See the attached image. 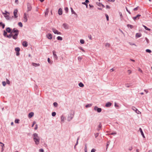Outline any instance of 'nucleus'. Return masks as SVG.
Listing matches in <instances>:
<instances>
[{"label": "nucleus", "instance_id": "obj_55", "mask_svg": "<svg viewBox=\"0 0 152 152\" xmlns=\"http://www.w3.org/2000/svg\"><path fill=\"white\" fill-rule=\"evenodd\" d=\"M105 46H106L109 47L110 46V44L109 43H107L106 44Z\"/></svg>", "mask_w": 152, "mask_h": 152}, {"label": "nucleus", "instance_id": "obj_35", "mask_svg": "<svg viewBox=\"0 0 152 152\" xmlns=\"http://www.w3.org/2000/svg\"><path fill=\"white\" fill-rule=\"evenodd\" d=\"M53 104V105L55 106V107H57V105H58V104L56 102H54Z\"/></svg>", "mask_w": 152, "mask_h": 152}, {"label": "nucleus", "instance_id": "obj_58", "mask_svg": "<svg viewBox=\"0 0 152 152\" xmlns=\"http://www.w3.org/2000/svg\"><path fill=\"white\" fill-rule=\"evenodd\" d=\"M19 55V52H17L16 53V55L18 56Z\"/></svg>", "mask_w": 152, "mask_h": 152}, {"label": "nucleus", "instance_id": "obj_47", "mask_svg": "<svg viewBox=\"0 0 152 152\" xmlns=\"http://www.w3.org/2000/svg\"><path fill=\"white\" fill-rule=\"evenodd\" d=\"M138 7H137L135 8H134V11H137V10H138Z\"/></svg>", "mask_w": 152, "mask_h": 152}, {"label": "nucleus", "instance_id": "obj_8", "mask_svg": "<svg viewBox=\"0 0 152 152\" xmlns=\"http://www.w3.org/2000/svg\"><path fill=\"white\" fill-rule=\"evenodd\" d=\"M94 109L95 110H96L99 113L101 112L102 111V109L101 108H98L97 106H95Z\"/></svg>", "mask_w": 152, "mask_h": 152}, {"label": "nucleus", "instance_id": "obj_7", "mask_svg": "<svg viewBox=\"0 0 152 152\" xmlns=\"http://www.w3.org/2000/svg\"><path fill=\"white\" fill-rule=\"evenodd\" d=\"M52 30L53 31L55 34H61V33L60 32H58L57 30H56L55 28H53Z\"/></svg>", "mask_w": 152, "mask_h": 152}, {"label": "nucleus", "instance_id": "obj_49", "mask_svg": "<svg viewBox=\"0 0 152 152\" xmlns=\"http://www.w3.org/2000/svg\"><path fill=\"white\" fill-rule=\"evenodd\" d=\"M39 151L40 152H44V150L42 149H39Z\"/></svg>", "mask_w": 152, "mask_h": 152}, {"label": "nucleus", "instance_id": "obj_31", "mask_svg": "<svg viewBox=\"0 0 152 152\" xmlns=\"http://www.w3.org/2000/svg\"><path fill=\"white\" fill-rule=\"evenodd\" d=\"M91 105H92L91 104H88L86 105V108H88V107H90L91 106Z\"/></svg>", "mask_w": 152, "mask_h": 152}, {"label": "nucleus", "instance_id": "obj_43", "mask_svg": "<svg viewBox=\"0 0 152 152\" xmlns=\"http://www.w3.org/2000/svg\"><path fill=\"white\" fill-rule=\"evenodd\" d=\"M116 134V132H114V133H112L110 134V135H115Z\"/></svg>", "mask_w": 152, "mask_h": 152}, {"label": "nucleus", "instance_id": "obj_17", "mask_svg": "<svg viewBox=\"0 0 152 152\" xmlns=\"http://www.w3.org/2000/svg\"><path fill=\"white\" fill-rule=\"evenodd\" d=\"M111 103L110 102H107L105 106L106 107H109L111 105Z\"/></svg>", "mask_w": 152, "mask_h": 152}, {"label": "nucleus", "instance_id": "obj_28", "mask_svg": "<svg viewBox=\"0 0 152 152\" xmlns=\"http://www.w3.org/2000/svg\"><path fill=\"white\" fill-rule=\"evenodd\" d=\"M80 43L82 44H83L84 43V41L83 39H81L80 41Z\"/></svg>", "mask_w": 152, "mask_h": 152}, {"label": "nucleus", "instance_id": "obj_4", "mask_svg": "<svg viewBox=\"0 0 152 152\" xmlns=\"http://www.w3.org/2000/svg\"><path fill=\"white\" fill-rule=\"evenodd\" d=\"M28 15L26 13H25L24 14L23 18V21L24 22H27L28 20L27 16Z\"/></svg>", "mask_w": 152, "mask_h": 152}, {"label": "nucleus", "instance_id": "obj_53", "mask_svg": "<svg viewBox=\"0 0 152 152\" xmlns=\"http://www.w3.org/2000/svg\"><path fill=\"white\" fill-rule=\"evenodd\" d=\"M106 8L107 9H110V7L109 6L107 5L106 6Z\"/></svg>", "mask_w": 152, "mask_h": 152}, {"label": "nucleus", "instance_id": "obj_27", "mask_svg": "<svg viewBox=\"0 0 152 152\" xmlns=\"http://www.w3.org/2000/svg\"><path fill=\"white\" fill-rule=\"evenodd\" d=\"M18 25L20 27H22L23 26L22 23L21 22H20L18 23Z\"/></svg>", "mask_w": 152, "mask_h": 152}, {"label": "nucleus", "instance_id": "obj_50", "mask_svg": "<svg viewBox=\"0 0 152 152\" xmlns=\"http://www.w3.org/2000/svg\"><path fill=\"white\" fill-rule=\"evenodd\" d=\"M78 59L79 61H80L82 59V58L81 57H79L78 58Z\"/></svg>", "mask_w": 152, "mask_h": 152}, {"label": "nucleus", "instance_id": "obj_36", "mask_svg": "<svg viewBox=\"0 0 152 152\" xmlns=\"http://www.w3.org/2000/svg\"><path fill=\"white\" fill-rule=\"evenodd\" d=\"M146 52L149 53H150L151 52V50L149 49L146 50Z\"/></svg>", "mask_w": 152, "mask_h": 152}, {"label": "nucleus", "instance_id": "obj_34", "mask_svg": "<svg viewBox=\"0 0 152 152\" xmlns=\"http://www.w3.org/2000/svg\"><path fill=\"white\" fill-rule=\"evenodd\" d=\"M56 114V113L55 112H53L52 113V115L53 116H55Z\"/></svg>", "mask_w": 152, "mask_h": 152}, {"label": "nucleus", "instance_id": "obj_61", "mask_svg": "<svg viewBox=\"0 0 152 152\" xmlns=\"http://www.w3.org/2000/svg\"><path fill=\"white\" fill-rule=\"evenodd\" d=\"M109 1H112V2H114L115 1V0H108Z\"/></svg>", "mask_w": 152, "mask_h": 152}, {"label": "nucleus", "instance_id": "obj_20", "mask_svg": "<svg viewBox=\"0 0 152 152\" xmlns=\"http://www.w3.org/2000/svg\"><path fill=\"white\" fill-rule=\"evenodd\" d=\"M78 85L80 87H83L84 86L83 84L81 82L79 83Z\"/></svg>", "mask_w": 152, "mask_h": 152}, {"label": "nucleus", "instance_id": "obj_13", "mask_svg": "<svg viewBox=\"0 0 152 152\" xmlns=\"http://www.w3.org/2000/svg\"><path fill=\"white\" fill-rule=\"evenodd\" d=\"M34 115V113L33 112L30 113L28 115V117L29 118H31Z\"/></svg>", "mask_w": 152, "mask_h": 152}, {"label": "nucleus", "instance_id": "obj_25", "mask_svg": "<svg viewBox=\"0 0 152 152\" xmlns=\"http://www.w3.org/2000/svg\"><path fill=\"white\" fill-rule=\"evenodd\" d=\"M15 50L17 52H19L20 49L19 48H15Z\"/></svg>", "mask_w": 152, "mask_h": 152}, {"label": "nucleus", "instance_id": "obj_56", "mask_svg": "<svg viewBox=\"0 0 152 152\" xmlns=\"http://www.w3.org/2000/svg\"><path fill=\"white\" fill-rule=\"evenodd\" d=\"M35 126L36 127H35L34 129L35 130H37V125L36 124Z\"/></svg>", "mask_w": 152, "mask_h": 152}, {"label": "nucleus", "instance_id": "obj_2", "mask_svg": "<svg viewBox=\"0 0 152 152\" xmlns=\"http://www.w3.org/2000/svg\"><path fill=\"white\" fill-rule=\"evenodd\" d=\"M33 139L35 144L37 145L39 143L40 138L37 134L34 133L33 134Z\"/></svg>", "mask_w": 152, "mask_h": 152}, {"label": "nucleus", "instance_id": "obj_3", "mask_svg": "<svg viewBox=\"0 0 152 152\" xmlns=\"http://www.w3.org/2000/svg\"><path fill=\"white\" fill-rule=\"evenodd\" d=\"M2 14L7 19L10 20V18L9 17L10 14L7 11H5V13L3 12Z\"/></svg>", "mask_w": 152, "mask_h": 152}, {"label": "nucleus", "instance_id": "obj_1", "mask_svg": "<svg viewBox=\"0 0 152 152\" xmlns=\"http://www.w3.org/2000/svg\"><path fill=\"white\" fill-rule=\"evenodd\" d=\"M18 34V30H15V29H14L10 33V35L11 36H12L13 37V38L14 39H16L17 38V36Z\"/></svg>", "mask_w": 152, "mask_h": 152}, {"label": "nucleus", "instance_id": "obj_44", "mask_svg": "<svg viewBox=\"0 0 152 152\" xmlns=\"http://www.w3.org/2000/svg\"><path fill=\"white\" fill-rule=\"evenodd\" d=\"M6 83L7 84H10V81L7 79L6 80Z\"/></svg>", "mask_w": 152, "mask_h": 152}, {"label": "nucleus", "instance_id": "obj_9", "mask_svg": "<svg viewBox=\"0 0 152 152\" xmlns=\"http://www.w3.org/2000/svg\"><path fill=\"white\" fill-rule=\"evenodd\" d=\"M132 109L135 111V112L137 113V114H139L141 113V112L139 111L137 108H136L134 107H132Z\"/></svg>", "mask_w": 152, "mask_h": 152}, {"label": "nucleus", "instance_id": "obj_14", "mask_svg": "<svg viewBox=\"0 0 152 152\" xmlns=\"http://www.w3.org/2000/svg\"><path fill=\"white\" fill-rule=\"evenodd\" d=\"M140 16L141 15L138 14L136 16L134 17L133 18L134 20H135L137 18L138 19H139V18L140 17Z\"/></svg>", "mask_w": 152, "mask_h": 152}, {"label": "nucleus", "instance_id": "obj_41", "mask_svg": "<svg viewBox=\"0 0 152 152\" xmlns=\"http://www.w3.org/2000/svg\"><path fill=\"white\" fill-rule=\"evenodd\" d=\"M96 151V150L95 149L93 148L91 150V152H95Z\"/></svg>", "mask_w": 152, "mask_h": 152}, {"label": "nucleus", "instance_id": "obj_52", "mask_svg": "<svg viewBox=\"0 0 152 152\" xmlns=\"http://www.w3.org/2000/svg\"><path fill=\"white\" fill-rule=\"evenodd\" d=\"M127 72L128 73H131V70H128V71H127Z\"/></svg>", "mask_w": 152, "mask_h": 152}, {"label": "nucleus", "instance_id": "obj_23", "mask_svg": "<svg viewBox=\"0 0 152 152\" xmlns=\"http://www.w3.org/2000/svg\"><path fill=\"white\" fill-rule=\"evenodd\" d=\"M143 26L144 27V28H145V29L147 30H148V31H150V29L148 28L146 26H145L143 25Z\"/></svg>", "mask_w": 152, "mask_h": 152}, {"label": "nucleus", "instance_id": "obj_10", "mask_svg": "<svg viewBox=\"0 0 152 152\" xmlns=\"http://www.w3.org/2000/svg\"><path fill=\"white\" fill-rule=\"evenodd\" d=\"M46 36L47 38L49 39H51L52 38V35L50 34L49 33L47 34Z\"/></svg>", "mask_w": 152, "mask_h": 152}, {"label": "nucleus", "instance_id": "obj_59", "mask_svg": "<svg viewBox=\"0 0 152 152\" xmlns=\"http://www.w3.org/2000/svg\"><path fill=\"white\" fill-rule=\"evenodd\" d=\"M80 49L82 51H83V52H85V50L82 48H80Z\"/></svg>", "mask_w": 152, "mask_h": 152}, {"label": "nucleus", "instance_id": "obj_62", "mask_svg": "<svg viewBox=\"0 0 152 152\" xmlns=\"http://www.w3.org/2000/svg\"><path fill=\"white\" fill-rule=\"evenodd\" d=\"M4 146V144L3 143H2V144H1V146L2 147H3Z\"/></svg>", "mask_w": 152, "mask_h": 152}, {"label": "nucleus", "instance_id": "obj_57", "mask_svg": "<svg viewBox=\"0 0 152 152\" xmlns=\"http://www.w3.org/2000/svg\"><path fill=\"white\" fill-rule=\"evenodd\" d=\"M98 134H99L98 133H96V134H95V136L96 138L98 136Z\"/></svg>", "mask_w": 152, "mask_h": 152}, {"label": "nucleus", "instance_id": "obj_63", "mask_svg": "<svg viewBox=\"0 0 152 152\" xmlns=\"http://www.w3.org/2000/svg\"><path fill=\"white\" fill-rule=\"evenodd\" d=\"M15 3L18 4V0H15Z\"/></svg>", "mask_w": 152, "mask_h": 152}, {"label": "nucleus", "instance_id": "obj_15", "mask_svg": "<svg viewBox=\"0 0 152 152\" xmlns=\"http://www.w3.org/2000/svg\"><path fill=\"white\" fill-rule=\"evenodd\" d=\"M63 26L64 27L65 29H67L68 28V25L66 23H64L63 24Z\"/></svg>", "mask_w": 152, "mask_h": 152}, {"label": "nucleus", "instance_id": "obj_60", "mask_svg": "<svg viewBox=\"0 0 152 152\" xmlns=\"http://www.w3.org/2000/svg\"><path fill=\"white\" fill-rule=\"evenodd\" d=\"M99 4H101V5L102 6V7H104V5H103V4H100V3H99Z\"/></svg>", "mask_w": 152, "mask_h": 152}, {"label": "nucleus", "instance_id": "obj_19", "mask_svg": "<svg viewBox=\"0 0 152 152\" xmlns=\"http://www.w3.org/2000/svg\"><path fill=\"white\" fill-rule=\"evenodd\" d=\"M141 34L140 33H137L136 34V37H140L141 36Z\"/></svg>", "mask_w": 152, "mask_h": 152}, {"label": "nucleus", "instance_id": "obj_5", "mask_svg": "<svg viewBox=\"0 0 152 152\" xmlns=\"http://www.w3.org/2000/svg\"><path fill=\"white\" fill-rule=\"evenodd\" d=\"M18 10L17 9H15L14 10L13 12L14 17L15 18H17L18 17ZM12 17H13V16Z\"/></svg>", "mask_w": 152, "mask_h": 152}, {"label": "nucleus", "instance_id": "obj_16", "mask_svg": "<svg viewBox=\"0 0 152 152\" xmlns=\"http://www.w3.org/2000/svg\"><path fill=\"white\" fill-rule=\"evenodd\" d=\"M22 45L24 47H27L28 46L27 42L26 41H24L23 42Z\"/></svg>", "mask_w": 152, "mask_h": 152}, {"label": "nucleus", "instance_id": "obj_45", "mask_svg": "<svg viewBox=\"0 0 152 152\" xmlns=\"http://www.w3.org/2000/svg\"><path fill=\"white\" fill-rule=\"evenodd\" d=\"M88 37H89V39H90L91 40L92 39V37L91 35H90L88 36Z\"/></svg>", "mask_w": 152, "mask_h": 152}, {"label": "nucleus", "instance_id": "obj_32", "mask_svg": "<svg viewBox=\"0 0 152 152\" xmlns=\"http://www.w3.org/2000/svg\"><path fill=\"white\" fill-rule=\"evenodd\" d=\"M127 26L128 27L130 28H133V26L132 25H130V24H128L127 25Z\"/></svg>", "mask_w": 152, "mask_h": 152}, {"label": "nucleus", "instance_id": "obj_42", "mask_svg": "<svg viewBox=\"0 0 152 152\" xmlns=\"http://www.w3.org/2000/svg\"><path fill=\"white\" fill-rule=\"evenodd\" d=\"M2 84L4 86H5L6 85V82L5 81H3L2 82Z\"/></svg>", "mask_w": 152, "mask_h": 152}, {"label": "nucleus", "instance_id": "obj_64", "mask_svg": "<svg viewBox=\"0 0 152 152\" xmlns=\"http://www.w3.org/2000/svg\"><path fill=\"white\" fill-rule=\"evenodd\" d=\"M89 1L88 0H86L85 1L86 3H88L89 2Z\"/></svg>", "mask_w": 152, "mask_h": 152}, {"label": "nucleus", "instance_id": "obj_38", "mask_svg": "<svg viewBox=\"0 0 152 152\" xmlns=\"http://www.w3.org/2000/svg\"><path fill=\"white\" fill-rule=\"evenodd\" d=\"M71 11L72 12V14H75V12H74V11L73 10V9L72 8H71Z\"/></svg>", "mask_w": 152, "mask_h": 152}, {"label": "nucleus", "instance_id": "obj_37", "mask_svg": "<svg viewBox=\"0 0 152 152\" xmlns=\"http://www.w3.org/2000/svg\"><path fill=\"white\" fill-rule=\"evenodd\" d=\"M48 62L49 63H50V64H51L52 63V62L50 61V59L49 58H48Z\"/></svg>", "mask_w": 152, "mask_h": 152}, {"label": "nucleus", "instance_id": "obj_33", "mask_svg": "<svg viewBox=\"0 0 152 152\" xmlns=\"http://www.w3.org/2000/svg\"><path fill=\"white\" fill-rule=\"evenodd\" d=\"M64 119H65L64 117L63 116H62L61 117V121H63Z\"/></svg>", "mask_w": 152, "mask_h": 152}, {"label": "nucleus", "instance_id": "obj_12", "mask_svg": "<svg viewBox=\"0 0 152 152\" xmlns=\"http://www.w3.org/2000/svg\"><path fill=\"white\" fill-rule=\"evenodd\" d=\"M58 13L59 15H61L62 14V9L61 8L59 9L58 11Z\"/></svg>", "mask_w": 152, "mask_h": 152}, {"label": "nucleus", "instance_id": "obj_21", "mask_svg": "<svg viewBox=\"0 0 152 152\" xmlns=\"http://www.w3.org/2000/svg\"><path fill=\"white\" fill-rule=\"evenodd\" d=\"M140 132H141V134L142 135V136H143V137H145V136L144 135V134H143V132H142V129H141V128H140Z\"/></svg>", "mask_w": 152, "mask_h": 152}, {"label": "nucleus", "instance_id": "obj_48", "mask_svg": "<svg viewBox=\"0 0 152 152\" xmlns=\"http://www.w3.org/2000/svg\"><path fill=\"white\" fill-rule=\"evenodd\" d=\"M85 152H87V146H86V145H85Z\"/></svg>", "mask_w": 152, "mask_h": 152}, {"label": "nucleus", "instance_id": "obj_24", "mask_svg": "<svg viewBox=\"0 0 152 152\" xmlns=\"http://www.w3.org/2000/svg\"><path fill=\"white\" fill-rule=\"evenodd\" d=\"M6 30L7 32H8L9 33L11 31V30H10V28L9 27H8L6 28Z\"/></svg>", "mask_w": 152, "mask_h": 152}, {"label": "nucleus", "instance_id": "obj_29", "mask_svg": "<svg viewBox=\"0 0 152 152\" xmlns=\"http://www.w3.org/2000/svg\"><path fill=\"white\" fill-rule=\"evenodd\" d=\"M64 10L66 12V13H67L68 11V7H66L64 9Z\"/></svg>", "mask_w": 152, "mask_h": 152}, {"label": "nucleus", "instance_id": "obj_40", "mask_svg": "<svg viewBox=\"0 0 152 152\" xmlns=\"http://www.w3.org/2000/svg\"><path fill=\"white\" fill-rule=\"evenodd\" d=\"M105 16L106 17L107 20V21L109 20V16L107 14H105Z\"/></svg>", "mask_w": 152, "mask_h": 152}, {"label": "nucleus", "instance_id": "obj_30", "mask_svg": "<svg viewBox=\"0 0 152 152\" xmlns=\"http://www.w3.org/2000/svg\"><path fill=\"white\" fill-rule=\"evenodd\" d=\"M19 121V120L18 119H16L15 120V123H18Z\"/></svg>", "mask_w": 152, "mask_h": 152}, {"label": "nucleus", "instance_id": "obj_18", "mask_svg": "<svg viewBox=\"0 0 152 152\" xmlns=\"http://www.w3.org/2000/svg\"><path fill=\"white\" fill-rule=\"evenodd\" d=\"M32 65L34 66H39L40 65L39 64H36L34 63H32Z\"/></svg>", "mask_w": 152, "mask_h": 152}, {"label": "nucleus", "instance_id": "obj_54", "mask_svg": "<svg viewBox=\"0 0 152 152\" xmlns=\"http://www.w3.org/2000/svg\"><path fill=\"white\" fill-rule=\"evenodd\" d=\"M7 34V33L4 31V36H5Z\"/></svg>", "mask_w": 152, "mask_h": 152}, {"label": "nucleus", "instance_id": "obj_51", "mask_svg": "<svg viewBox=\"0 0 152 152\" xmlns=\"http://www.w3.org/2000/svg\"><path fill=\"white\" fill-rule=\"evenodd\" d=\"M138 71H139V72H142V70H141V69H140V68H138Z\"/></svg>", "mask_w": 152, "mask_h": 152}, {"label": "nucleus", "instance_id": "obj_6", "mask_svg": "<svg viewBox=\"0 0 152 152\" xmlns=\"http://www.w3.org/2000/svg\"><path fill=\"white\" fill-rule=\"evenodd\" d=\"M27 12H28L29 11H30L31 10L32 7L31 4L30 3H27Z\"/></svg>", "mask_w": 152, "mask_h": 152}, {"label": "nucleus", "instance_id": "obj_46", "mask_svg": "<svg viewBox=\"0 0 152 152\" xmlns=\"http://www.w3.org/2000/svg\"><path fill=\"white\" fill-rule=\"evenodd\" d=\"M36 122L35 121H34L33 123V124L32 125V127H33L34 125L36 124Z\"/></svg>", "mask_w": 152, "mask_h": 152}, {"label": "nucleus", "instance_id": "obj_39", "mask_svg": "<svg viewBox=\"0 0 152 152\" xmlns=\"http://www.w3.org/2000/svg\"><path fill=\"white\" fill-rule=\"evenodd\" d=\"M101 125L100 124L98 126V131L101 128Z\"/></svg>", "mask_w": 152, "mask_h": 152}, {"label": "nucleus", "instance_id": "obj_22", "mask_svg": "<svg viewBox=\"0 0 152 152\" xmlns=\"http://www.w3.org/2000/svg\"><path fill=\"white\" fill-rule=\"evenodd\" d=\"M0 26H2L3 28H4L5 27V25L1 22L0 23Z\"/></svg>", "mask_w": 152, "mask_h": 152}, {"label": "nucleus", "instance_id": "obj_11", "mask_svg": "<svg viewBox=\"0 0 152 152\" xmlns=\"http://www.w3.org/2000/svg\"><path fill=\"white\" fill-rule=\"evenodd\" d=\"M53 54L54 57V58L56 59L57 60L58 59V57L56 54V52L55 51H53Z\"/></svg>", "mask_w": 152, "mask_h": 152}, {"label": "nucleus", "instance_id": "obj_26", "mask_svg": "<svg viewBox=\"0 0 152 152\" xmlns=\"http://www.w3.org/2000/svg\"><path fill=\"white\" fill-rule=\"evenodd\" d=\"M57 39L58 40H62V37L60 36L57 37Z\"/></svg>", "mask_w": 152, "mask_h": 152}]
</instances>
